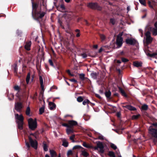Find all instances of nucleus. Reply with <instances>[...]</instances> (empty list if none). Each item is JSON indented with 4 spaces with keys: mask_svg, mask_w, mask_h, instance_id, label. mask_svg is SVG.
<instances>
[{
    "mask_svg": "<svg viewBox=\"0 0 157 157\" xmlns=\"http://www.w3.org/2000/svg\"><path fill=\"white\" fill-rule=\"evenodd\" d=\"M68 128L67 129V133L68 134H69L70 133L73 132V129L71 128V127H67Z\"/></svg>",
    "mask_w": 157,
    "mask_h": 157,
    "instance_id": "b1692460",
    "label": "nucleus"
},
{
    "mask_svg": "<svg viewBox=\"0 0 157 157\" xmlns=\"http://www.w3.org/2000/svg\"><path fill=\"white\" fill-rule=\"evenodd\" d=\"M30 73H28L27 75L26 78V82L27 84H28L29 82L30 78Z\"/></svg>",
    "mask_w": 157,
    "mask_h": 157,
    "instance_id": "393cba45",
    "label": "nucleus"
},
{
    "mask_svg": "<svg viewBox=\"0 0 157 157\" xmlns=\"http://www.w3.org/2000/svg\"><path fill=\"white\" fill-rule=\"evenodd\" d=\"M68 33L69 34L70 37L73 36V34L72 33V32H71V31L69 32Z\"/></svg>",
    "mask_w": 157,
    "mask_h": 157,
    "instance_id": "052dcab7",
    "label": "nucleus"
},
{
    "mask_svg": "<svg viewBox=\"0 0 157 157\" xmlns=\"http://www.w3.org/2000/svg\"><path fill=\"white\" fill-rule=\"evenodd\" d=\"M149 131L150 134L155 138L157 139V129L152 128V126H151L149 128Z\"/></svg>",
    "mask_w": 157,
    "mask_h": 157,
    "instance_id": "39448f33",
    "label": "nucleus"
},
{
    "mask_svg": "<svg viewBox=\"0 0 157 157\" xmlns=\"http://www.w3.org/2000/svg\"><path fill=\"white\" fill-rule=\"evenodd\" d=\"M122 61L123 62L125 63L128 62V60L125 58H122Z\"/></svg>",
    "mask_w": 157,
    "mask_h": 157,
    "instance_id": "3c124183",
    "label": "nucleus"
},
{
    "mask_svg": "<svg viewBox=\"0 0 157 157\" xmlns=\"http://www.w3.org/2000/svg\"><path fill=\"white\" fill-rule=\"evenodd\" d=\"M75 137V135H73L71 136L70 137V140H72L73 142H74V138Z\"/></svg>",
    "mask_w": 157,
    "mask_h": 157,
    "instance_id": "09e8293b",
    "label": "nucleus"
},
{
    "mask_svg": "<svg viewBox=\"0 0 157 157\" xmlns=\"http://www.w3.org/2000/svg\"><path fill=\"white\" fill-rule=\"evenodd\" d=\"M97 4L96 3H89L87 6L89 8L94 9L97 7Z\"/></svg>",
    "mask_w": 157,
    "mask_h": 157,
    "instance_id": "4468645a",
    "label": "nucleus"
},
{
    "mask_svg": "<svg viewBox=\"0 0 157 157\" xmlns=\"http://www.w3.org/2000/svg\"><path fill=\"white\" fill-rule=\"evenodd\" d=\"M110 144V146L111 147V148H112L114 150H116L117 149V147L113 143H111Z\"/></svg>",
    "mask_w": 157,
    "mask_h": 157,
    "instance_id": "4c0bfd02",
    "label": "nucleus"
},
{
    "mask_svg": "<svg viewBox=\"0 0 157 157\" xmlns=\"http://www.w3.org/2000/svg\"><path fill=\"white\" fill-rule=\"evenodd\" d=\"M83 146L87 148H93V147L92 146L89 144H87L85 142H84L82 144Z\"/></svg>",
    "mask_w": 157,
    "mask_h": 157,
    "instance_id": "412c9836",
    "label": "nucleus"
},
{
    "mask_svg": "<svg viewBox=\"0 0 157 157\" xmlns=\"http://www.w3.org/2000/svg\"><path fill=\"white\" fill-rule=\"evenodd\" d=\"M117 117H120L121 116V113L119 112L117 113Z\"/></svg>",
    "mask_w": 157,
    "mask_h": 157,
    "instance_id": "e2e57ef3",
    "label": "nucleus"
},
{
    "mask_svg": "<svg viewBox=\"0 0 157 157\" xmlns=\"http://www.w3.org/2000/svg\"><path fill=\"white\" fill-rule=\"evenodd\" d=\"M40 85H42L43 84V79L41 76H40Z\"/></svg>",
    "mask_w": 157,
    "mask_h": 157,
    "instance_id": "37998d69",
    "label": "nucleus"
},
{
    "mask_svg": "<svg viewBox=\"0 0 157 157\" xmlns=\"http://www.w3.org/2000/svg\"><path fill=\"white\" fill-rule=\"evenodd\" d=\"M81 155L84 157H87L89 155L88 153L85 149L84 148H82L81 150Z\"/></svg>",
    "mask_w": 157,
    "mask_h": 157,
    "instance_id": "f8f14e48",
    "label": "nucleus"
},
{
    "mask_svg": "<svg viewBox=\"0 0 157 157\" xmlns=\"http://www.w3.org/2000/svg\"><path fill=\"white\" fill-rule=\"evenodd\" d=\"M157 55V53H152L150 54H149V56L150 57H155V56Z\"/></svg>",
    "mask_w": 157,
    "mask_h": 157,
    "instance_id": "de8ad7c7",
    "label": "nucleus"
},
{
    "mask_svg": "<svg viewBox=\"0 0 157 157\" xmlns=\"http://www.w3.org/2000/svg\"><path fill=\"white\" fill-rule=\"evenodd\" d=\"M115 20L113 19H111L110 20V22L113 25H114L115 23Z\"/></svg>",
    "mask_w": 157,
    "mask_h": 157,
    "instance_id": "8fccbe9b",
    "label": "nucleus"
},
{
    "mask_svg": "<svg viewBox=\"0 0 157 157\" xmlns=\"http://www.w3.org/2000/svg\"><path fill=\"white\" fill-rule=\"evenodd\" d=\"M16 122L17 124V128L21 130L23 129V125L24 124L23 121H17L16 120Z\"/></svg>",
    "mask_w": 157,
    "mask_h": 157,
    "instance_id": "ddd939ff",
    "label": "nucleus"
},
{
    "mask_svg": "<svg viewBox=\"0 0 157 157\" xmlns=\"http://www.w3.org/2000/svg\"><path fill=\"white\" fill-rule=\"evenodd\" d=\"M15 117L17 121H23L24 117L21 114L19 115L17 114H15Z\"/></svg>",
    "mask_w": 157,
    "mask_h": 157,
    "instance_id": "1a4fd4ad",
    "label": "nucleus"
},
{
    "mask_svg": "<svg viewBox=\"0 0 157 157\" xmlns=\"http://www.w3.org/2000/svg\"><path fill=\"white\" fill-rule=\"evenodd\" d=\"M119 89L122 95L125 97L126 96V94L124 91L121 88H119Z\"/></svg>",
    "mask_w": 157,
    "mask_h": 157,
    "instance_id": "cd10ccee",
    "label": "nucleus"
},
{
    "mask_svg": "<svg viewBox=\"0 0 157 157\" xmlns=\"http://www.w3.org/2000/svg\"><path fill=\"white\" fill-rule=\"evenodd\" d=\"M29 140L31 146L35 149L37 148V143L36 140H33L30 137H29Z\"/></svg>",
    "mask_w": 157,
    "mask_h": 157,
    "instance_id": "423d86ee",
    "label": "nucleus"
},
{
    "mask_svg": "<svg viewBox=\"0 0 157 157\" xmlns=\"http://www.w3.org/2000/svg\"><path fill=\"white\" fill-rule=\"evenodd\" d=\"M14 88L16 90H18L19 89V87L18 86H16L14 87Z\"/></svg>",
    "mask_w": 157,
    "mask_h": 157,
    "instance_id": "bf43d9fd",
    "label": "nucleus"
},
{
    "mask_svg": "<svg viewBox=\"0 0 157 157\" xmlns=\"http://www.w3.org/2000/svg\"><path fill=\"white\" fill-rule=\"evenodd\" d=\"M65 147H67L68 145V143L66 141H63L62 144Z\"/></svg>",
    "mask_w": 157,
    "mask_h": 157,
    "instance_id": "e433bc0d",
    "label": "nucleus"
},
{
    "mask_svg": "<svg viewBox=\"0 0 157 157\" xmlns=\"http://www.w3.org/2000/svg\"><path fill=\"white\" fill-rule=\"evenodd\" d=\"M69 80L71 82H74L75 83L77 82V81L76 80H75V79H70Z\"/></svg>",
    "mask_w": 157,
    "mask_h": 157,
    "instance_id": "6e6d98bb",
    "label": "nucleus"
},
{
    "mask_svg": "<svg viewBox=\"0 0 157 157\" xmlns=\"http://www.w3.org/2000/svg\"><path fill=\"white\" fill-rule=\"evenodd\" d=\"M103 50V49L102 48H100L99 50V52L100 53Z\"/></svg>",
    "mask_w": 157,
    "mask_h": 157,
    "instance_id": "338daca9",
    "label": "nucleus"
},
{
    "mask_svg": "<svg viewBox=\"0 0 157 157\" xmlns=\"http://www.w3.org/2000/svg\"><path fill=\"white\" fill-rule=\"evenodd\" d=\"M105 95L107 98H109L111 95V92L109 90L106 91L105 93Z\"/></svg>",
    "mask_w": 157,
    "mask_h": 157,
    "instance_id": "5701e85b",
    "label": "nucleus"
},
{
    "mask_svg": "<svg viewBox=\"0 0 157 157\" xmlns=\"http://www.w3.org/2000/svg\"><path fill=\"white\" fill-rule=\"evenodd\" d=\"M41 85V87L42 90L43 91H44V86H43V84H42V85Z\"/></svg>",
    "mask_w": 157,
    "mask_h": 157,
    "instance_id": "0e129e2a",
    "label": "nucleus"
},
{
    "mask_svg": "<svg viewBox=\"0 0 157 157\" xmlns=\"http://www.w3.org/2000/svg\"><path fill=\"white\" fill-rule=\"evenodd\" d=\"M67 72L68 73V74L70 76H74V75L71 73L70 71L69 70H67Z\"/></svg>",
    "mask_w": 157,
    "mask_h": 157,
    "instance_id": "864d4df0",
    "label": "nucleus"
},
{
    "mask_svg": "<svg viewBox=\"0 0 157 157\" xmlns=\"http://www.w3.org/2000/svg\"><path fill=\"white\" fill-rule=\"evenodd\" d=\"M28 123L29 128L32 130H34L37 127V122L36 119L33 120L32 118L28 120Z\"/></svg>",
    "mask_w": 157,
    "mask_h": 157,
    "instance_id": "f03ea898",
    "label": "nucleus"
},
{
    "mask_svg": "<svg viewBox=\"0 0 157 157\" xmlns=\"http://www.w3.org/2000/svg\"><path fill=\"white\" fill-rule=\"evenodd\" d=\"M77 101L78 102H81L83 100V98L82 97L80 96L77 98Z\"/></svg>",
    "mask_w": 157,
    "mask_h": 157,
    "instance_id": "f704fd0d",
    "label": "nucleus"
},
{
    "mask_svg": "<svg viewBox=\"0 0 157 157\" xmlns=\"http://www.w3.org/2000/svg\"><path fill=\"white\" fill-rule=\"evenodd\" d=\"M100 38L102 41L104 40L105 38V35L103 34H101L100 35Z\"/></svg>",
    "mask_w": 157,
    "mask_h": 157,
    "instance_id": "c03bdc74",
    "label": "nucleus"
},
{
    "mask_svg": "<svg viewBox=\"0 0 157 157\" xmlns=\"http://www.w3.org/2000/svg\"><path fill=\"white\" fill-rule=\"evenodd\" d=\"M140 116V115L139 114H138V115H134L132 116V118L133 119H137Z\"/></svg>",
    "mask_w": 157,
    "mask_h": 157,
    "instance_id": "a19ab883",
    "label": "nucleus"
},
{
    "mask_svg": "<svg viewBox=\"0 0 157 157\" xmlns=\"http://www.w3.org/2000/svg\"><path fill=\"white\" fill-rule=\"evenodd\" d=\"M79 78L82 80H84L85 78V75L83 74H81L79 75Z\"/></svg>",
    "mask_w": 157,
    "mask_h": 157,
    "instance_id": "c9c22d12",
    "label": "nucleus"
},
{
    "mask_svg": "<svg viewBox=\"0 0 157 157\" xmlns=\"http://www.w3.org/2000/svg\"><path fill=\"white\" fill-rule=\"evenodd\" d=\"M31 44V41L27 42L25 45V48L27 50L29 51L30 49V46Z\"/></svg>",
    "mask_w": 157,
    "mask_h": 157,
    "instance_id": "2eb2a0df",
    "label": "nucleus"
},
{
    "mask_svg": "<svg viewBox=\"0 0 157 157\" xmlns=\"http://www.w3.org/2000/svg\"><path fill=\"white\" fill-rule=\"evenodd\" d=\"M89 102L90 101L88 99H86L84 100L83 101L82 104L84 105H85L87 104L88 105V104L89 103Z\"/></svg>",
    "mask_w": 157,
    "mask_h": 157,
    "instance_id": "c756f323",
    "label": "nucleus"
},
{
    "mask_svg": "<svg viewBox=\"0 0 157 157\" xmlns=\"http://www.w3.org/2000/svg\"><path fill=\"white\" fill-rule=\"evenodd\" d=\"M81 56L83 58H85L87 57V55L86 53H82L81 54Z\"/></svg>",
    "mask_w": 157,
    "mask_h": 157,
    "instance_id": "a18cd8bd",
    "label": "nucleus"
},
{
    "mask_svg": "<svg viewBox=\"0 0 157 157\" xmlns=\"http://www.w3.org/2000/svg\"><path fill=\"white\" fill-rule=\"evenodd\" d=\"M14 72L15 73V75H17V65H15V66L14 67Z\"/></svg>",
    "mask_w": 157,
    "mask_h": 157,
    "instance_id": "ea45409f",
    "label": "nucleus"
},
{
    "mask_svg": "<svg viewBox=\"0 0 157 157\" xmlns=\"http://www.w3.org/2000/svg\"><path fill=\"white\" fill-rule=\"evenodd\" d=\"M125 42L126 44L133 45H135L137 42L136 41L135 39L132 38L126 39Z\"/></svg>",
    "mask_w": 157,
    "mask_h": 157,
    "instance_id": "0eeeda50",
    "label": "nucleus"
},
{
    "mask_svg": "<svg viewBox=\"0 0 157 157\" xmlns=\"http://www.w3.org/2000/svg\"><path fill=\"white\" fill-rule=\"evenodd\" d=\"M56 107L55 104L52 102H50L49 103V108L51 110L54 109Z\"/></svg>",
    "mask_w": 157,
    "mask_h": 157,
    "instance_id": "f3484780",
    "label": "nucleus"
},
{
    "mask_svg": "<svg viewBox=\"0 0 157 157\" xmlns=\"http://www.w3.org/2000/svg\"><path fill=\"white\" fill-rule=\"evenodd\" d=\"M43 148L45 151H47L48 150V147L45 144H44Z\"/></svg>",
    "mask_w": 157,
    "mask_h": 157,
    "instance_id": "79ce46f5",
    "label": "nucleus"
},
{
    "mask_svg": "<svg viewBox=\"0 0 157 157\" xmlns=\"http://www.w3.org/2000/svg\"><path fill=\"white\" fill-rule=\"evenodd\" d=\"M97 135L98 136V138L97 139H99L100 140H103L104 139V137L103 136L100 134V133L97 132L96 133Z\"/></svg>",
    "mask_w": 157,
    "mask_h": 157,
    "instance_id": "6ab92c4d",
    "label": "nucleus"
},
{
    "mask_svg": "<svg viewBox=\"0 0 157 157\" xmlns=\"http://www.w3.org/2000/svg\"><path fill=\"white\" fill-rule=\"evenodd\" d=\"M22 107V104L21 103L17 102L15 103V109L17 111L20 112Z\"/></svg>",
    "mask_w": 157,
    "mask_h": 157,
    "instance_id": "6e6552de",
    "label": "nucleus"
},
{
    "mask_svg": "<svg viewBox=\"0 0 157 157\" xmlns=\"http://www.w3.org/2000/svg\"><path fill=\"white\" fill-rule=\"evenodd\" d=\"M142 64V63L141 62H139L138 61L134 62L133 63V65L137 67L141 66Z\"/></svg>",
    "mask_w": 157,
    "mask_h": 157,
    "instance_id": "a211bd4d",
    "label": "nucleus"
},
{
    "mask_svg": "<svg viewBox=\"0 0 157 157\" xmlns=\"http://www.w3.org/2000/svg\"><path fill=\"white\" fill-rule=\"evenodd\" d=\"M60 7L62 10H65V7L64 5L63 4L61 5L60 6Z\"/></svg>",
    "mask_w": 157,
    "mask_h": 157,
    "instance_id": "603ef678",
    "label": "nucleus"
},
{
    "mask_svg": "<svg viewBox=\"0 0 157 157\" xmlns=\"http://www.w3.org/2000/svg\"><path fill=\"white\" fill-rule=\"evenodd\" d=\"M139 31L141 33V36L142 37L143 36V30L141 29H139Z\"/></svg>",
    "mask_w": 157,
    "mask_h": 157,
    "instance_id": "4d7b16f0",
    "label": "nucleus"
},
{
    "mask_svg": "<svg viewBox=\"0 0 157 157\" xmlns=\"http://www.w3.org/2000/svg\"><path fill=\"white\" fill-rule=\"evenodd\" d=\"M30 111V107L29 106L27 107L26 111V114L27 115L29 116Z\"/></svg>",
    "mask_w": 157,
    "mask_h": 157,
    "instance_id": "bb28decb",
    "label": "nucleus"
},
{
    "mask_svg": "<svg viewBox=\"0 0 157 157\" xmlns=\"http://www.w3.org/2000/svg\"><path fill=\"white\" fill-rule=\"evenodd\" d=\"M45 14V12L40 11L37 13V16L38 17V18H41L44 16Z\"/></svg>",
    "mask_w": 157,
    "mask_h": 157,
    "instance_id": "aec40b11",
    "label": "nucleus"
},
{
    "mask_svg": "<svg viewBox=\"0 0 157 157\" xmlns=\"http://www.w3.org/2000/svg\"><path fill=\"white\" fill-rule=\"evenodd\" d=\"M48 62H49V64H50V65L51 66H53V67L54 66L53 63L52 61V59H49L48 60Z\"/></svg>",
    "mask_w": 157,
    "mask_h": 157,
    "instance_id": "49530a36",
    "label": "nucleus"
},
{
    "mask_svg": "<svg viewBox=\"0 0 157 157\" xmlns=\"http://www.w3.org/2000/svg\"><path fill=\"white\" fill-rule=\"evenodd\" d=\"M50 152L51 155V157H56V154L55 152L53 150H51L50 151Z\"/></svg>",
    "mask_w": 157,
    "mask_h": 157,
    "instance_id": "4be33fe9",
    "label": "nucleus"
},
{
    "mask_svg": "<svg viewBox=\"0 0 157 157\" xmlns=\"http://www.w3.org/2000/svg\"><path fill=\"white\" fill-rule=\"evenodd\" d=\"M72 154V151L71 150H69L67 153V155H71Z\"/></svg>",
    "mask_w": 157,
    "mask_h": 157,
    "instance_id": "5fc2aeb1",
    "label": "nucleus"
},
{
    "mask_svg": "<svg viewBox=\"0 0 157 157\" xmlns=\"http://www.w3.org/2000/svg\"><path fill=\"white\" fill-rule=\"evenodd\" d=\"M82 147L80 145H75L73 147V149H79V148H82Z\"/></svg>",
    "mask_w": 157,
    "mask_h": 157,
    "instance_id": "58836bf2",
    "label": "nucleus"
},
{
    "mask_svg": "<svg viewBox=\"0 0 157 157\" xmlns=\"http://www.w3.org/2000/svg\"><path fill=\"white\" fill-rule=\"evenodd\" d=\"M123 32L120 33L117 36L116 40V44L117 46V48H119L123 44V39L122 37Z\"/></svg>",
    "mask_w": 157,
    "mask_h": 157,
    "instance_id": "7ed1b4c3",
    "label": "nucleus"
},
{
    "mask_svg": "<svg viewBox=\"0 0 157 157\" xmlns=\"http://www.w3.org/2000/svg\"><path fill=\"white\" fill-rule=\"evenodd\" d=\"M91 76L94 78H96L97 76L96 73H91Z\"/></svg>",
    "mask_w": 157,
    "mask_h": 157,
    "instance_id": "c85d7f7f",
    "label": "nucleus"
},
{
    "mask_svg": "<svg viewBox=\"0 0 157 157\" xmlns=\"http://www.w3.org/2000/svg\"><path fill=\"white\" fill-rule=\"evenodd\" d=\"M142 109L144 110H147L148 108V106L146 104H144L142 106Z\"/></svg>",
    "mask_w": 157,
    "mask_h": 157,
    "instance_id": "2f4dec72",
    "label": "nucleus"
},
{
    "mask_svg": "<svg viewBox=\"0 0 157 157\" xmlns=\"http://www.w3.org/2000/svg\"><path fill=\"white\" fill-rule=\"evenodd\" d=\"M77 122L75 121L72 120L69 121L68 123V125H67V127H72L74 126L77 125Z\"/></svg>",
    "mask_w": 157,
    "mask_h": 157,
    "instance_id": "9b49d317",
    "label": "nucleus"
},
{
    "mask_svg": "<svg viewBox=\"0 0 157 157\" xmlns=\"http://www.w3.org/2000/svg\"><path fill=\"white\" fill-rule=\"evenodd\" d=\"M14 98V95L12 94H10L8 96V98L10 100H13Z\"/></svg>",
    "mask_w": 157,
    "mask_h": 157,
    "instance_id": "473e14b6",
    "label": "nucleus"
},
{
    "mask_svg": "<svg viewBox=\"0 0 157 157\" xmlns=\"http://www.w3.org/2000/svg\"><path fill=\"white\" fill-rule=\"evenodd\" d=\"M76 37H78L80 36V33L78 32L76 35Z\"/></svg>",
    "mask_w": 157,
    "mask_h": 157,
    "instance_id": "69168bd1",
    "label": "nucleus"
},
{
    "mask_svg": "<svg viewBox=\"0 0 157 157\" xmlns=\"http://www.w3.org/2000/svg\"><path fill=\"white\" fill-rule=\"evenodd\" d=\"M94 48L97 49L98 48V46L97 45H94Z\"/></svg>",
    "mask_w": 157,
    "mask_h": 157,
    "instance_id": "774afa93",
    "label": "nucleus"
},
{
    "mask_svg": "<svg viewBox=\"0 0 157 157\" xmlns=\"http://www.w3.org/2000/svg\"><path fill=\"white\" fill-rule=\"evenodd\" d=\"M155 27H151V24L149 23L147 25L146 29L149 31H151L152 33V34L154 36L157 35V22H155L154 24Z\"/></svg>",
    "mask_w": 157,
    "mask_h": 157,
    "instance_id": "f257e3e1",
    "label": "nucleus"
},
{
    "mask_svg": "<svg viewBox=\"0 0 157 157\" xmlns=\"http://www.w3.org/2000/svg\"><path fill=\"white\" fill-rule=\"evenodd\" d=\"M139 1L141 4L144 6H146V3L145 0H139Z\"/></svg>",
    "mask_w": 157,
    "mask_h": 157,
    "instance_id": "7c9ffc66",
    "label": "nucleus"
},
{
    "mask_svg": "<svg viewBox=\"0 0 157 157\" xmlns=\"http://www.w3.org/2000/svg\"><path fill=\"white\" fill-rule=\"evenodd\" d=\"M146 36V42L147 44L151 43L153 39L151 37V33L149 31H147L145 34Z\"/></svg>",
    "mask_w": 157,
    "mask_h": 157,
    "instance_id": "20e7f679",
    "label": "nucleus"
},
{
    "mask_svg": "<svg viewBox=\"0 0 157 157\" xmlns=\"http://www.w3.org/2000/svg\"><path fill=\"white\" fill-rule=\"evenodd\" d=\"M97 146L98 148H100L99 151L101 153L104 152V146L102 143L100 142H98L97 143Z\"/></svg>",
    "mask_w": 157,
    "mask_h": 157,
    "instance_id": "9d476101",
    "label": "nucleus"
},
{
    "mask_svg": "<svg viewBox=\"0 0 157 157\" xmlns=\"http://www.w3.org/2000/svg\"><path fill=\"white\" fill-rule=\"evenodd\" d=\"M25 144H26V146L28 148H29L30 147V145L28 142H25Z\"/></svg>",
    "mask_w": 157,
    "mask_h": 157,
    "instance_id": "13d9d810",
    "label": "nucleus"
},
{
    "mask_svg": "<svg viewBox=\"0 0 157 157\" xmlns=\"http://www.w3.org/2000/svg\"><path fill=\"white\" fill-rule=\"evenodd\" d=\"M123 107L125 108L130 110H136V109L135 108L129 105H127L126 106H123Z\"/></svg>",
    "mask_w": 157,
    "mask_h": 157,
    "instance_id": "dca6fc26",
    "label": "nucleus"
},
{
    "mask_svg": "<svg viewBox=\"0 0 157 157\" xmlns=\"http://www.w3.org/2000/svg\"><path fill=\"white\" fill-rule=\"evenodd\" d=\"M108 155L111 157H116L114 153L112 151H110L108 153Z\"/></svg>",
    "mask_w": 157,
    "mask_h": 157,
    "instance_id": "a878e982",
    "label": "nucleus"
},
{
    "mask_svg": "<svg viewBox=\"0 0 157 157\" xmlns=\"http://www.w3.org/2000/svg\"><path fill=\"white\" fill-rule=\"evenodd\" d=\"M95 95L96 96L98 97V98H99L100 99H101V97L100 96V95L98 94H95Z\"/></svg>",
    "mask_w": 157,
    "mask_h": 157,
    "instance_id": "680f3d73",
    "label": "nucleus"
},
{
    "mask_svg": "<svg viewBox=\"0 0 157 157\" xmlns=\"http://www.w3.org/2000/svg\"><path fill=\"white\" fill-rule=\"evenodd\" d=\"M44 107H42L40 109L39 113L40 114H42L44 112Z\"/></svg>",
    "mask_w": 157,
    "mask_h": 157,
    "instance_id": "72a5a7b5",
    "label": "nucleus"
}]
</instances>
